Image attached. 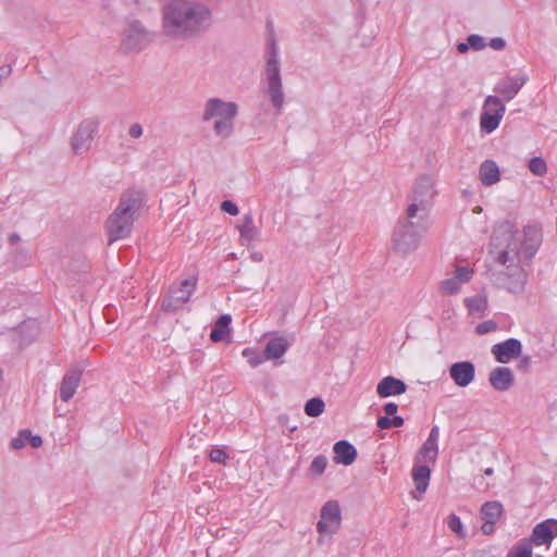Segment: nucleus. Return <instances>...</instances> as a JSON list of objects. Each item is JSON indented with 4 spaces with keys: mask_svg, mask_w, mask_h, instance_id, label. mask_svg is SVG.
<instances>
[{
    "mask_svg": "<svg viewBox=\"0 0 557 557\" xmlns=\"http://www.w3.org/2000/svg\"><path fill=\"white\" fill-rule=\"evenodd\" d=\"M467 40L469 42L470 49H473L474 51L483 50L487 46L484 37L478 34L469 35Z\"/></svg>",
    "mask_w": 557,
    "mask_h": 557,
    "instance_id": "35",
    "label": "nucleus"
},
{
    "mask_svg": "<svg viewBox=\"0 0 557 557\" xmlns=\"http://www.w3.org/2000/svg\"><path fill=\"white\" fill-rule=\"evenodd\" d=\"M438 455V444L426 438L417 453L416 462L430 461L435 462Z\"/></svg>",
    "mask_w": 557,
    "mask_h": 557,
    "instance_id": "27",
    "label": "nucleus"
},
{
    "mask_svg": "<svg viewBox=\"0 0 557 557\" xmlns=\"http://www.w3.org/2000/svg\"><path fill=\"white\" fill-rule=\"evenodd\" d=\"M184 287H189L186 290V296H174L172 293L163 298L161 308L168 313L176 312L182 306L187 302L196 288V281L186 278L182 282Z\"/></svg>",
    "mask_w": 557,
    "mask_h": 557,
    "instance_id": "18",
    "label": "nucleus"
},
{
    "mask_svg": "<svg viewBox=\"0 0 557 557\" xmlns=\"http://www.w3.org/2000/svg\"><path fill=\"white\" fill-rule=\"evenodd\" d=\"M376 425L381 430H387L392 428L389 416H381L376 421Z\"/></svg>",
    "mask_w": 557,
    "mask_h": 557,
    "instance_id": "44",
    "label": "nucleus"
},
{
    "mask_svg": "<svg viewBox=\"0 0 557 557\" xmlns=\"http://www.w3.org/2000/svg\"><path fill=\"white\" fill-rule=\"evenodd\" d=\"M143 205L144 193L141 190L131 188L122 193L117 207L106 222L110 245L131 234L134 221Z\"/></svg>",
    "mask_w": 557,
    "mask_h": 557,
    "instance_id": "2",
    "label": "nucleus"
},
{
    "mask_svg": "<svg viewBox=\"0 0 557 557\" xmlns=\"http://www.w3.org/2000/svg\"><path fill=\"white\" fill-rule=\"evenodd\" d=\"M487 45L492 49L500 51V50L505 49L506 41L502 37H495V38H492Z\"/></svg>",
    "mask_w": 557,
    "mask_h": 557,
    "instance_id": "43",
    "label": "nucleus"
},
{
    "mask_svg": "<svg viewBox=\"0 0 557 557\" xmlns=\"http://www.w3.org/2000/svg\"><path fill=\"white\" fill-rule=\"evenodd\" d=\"M342 522V511L337 500L326 502L320 511L317 530L320 534L332 535L337 532Z\"/></svg>",
    "mask_w": 557,
    "mask_h": 557,
    "instance_id": "12",
    "label": "nucleus"
},
{
    "mask_svg": "<svg viewBox=\"0 0 557 557\" xmlns=\"http://www.w3.org/2000/svg\"><path fill=\"white\" fill-rule=\"evenodd\" d=\"M479 175L484 186L494 185L500 180L499 168L493 160H485L480 165Z\"/></svg>",
    "mask_w": 557,
    "mask_h": 557,
    "instance_id": "23",
    "label": "nucleus"
},
{
    "mask_svg": "<svg viewBox=\"0 0 557 557\" xmlns=\"http://www.w3.org/2000/svg\"><path fill=\"white\" fill-rule=\"evenodd\" d=\"M484 473H485L486 475H492V474H493V469H492V468H486V469L484 470Z\"/></svg>",
    "mask_w": 557,
    "mask_h": 557,
    "instance_id": "56",
    "label": "nucleus"
},
{
    "mask_svg": "<svg viewBox=\"0 0 557 557\" xmlns=\"http://www.w3.org/2000/svg\"><path fill=\"white\" fill-rule=\"evenodd\" d=\"M412 480L416 486V491L419 494L425 493L431 478V469L426 465H420L416 462L411 471Z\"/></svg>",
    "mask_w": 557,
    "mask_h": 557,
    "instance_id": "22",
    "label": "nucleus"
},
{
    "mask_svg": "<svg viewBox=\"0 0 557 557\" xmlns=\"http://www.w3.org/2000/svg\"><path fill=\"white\" fill-rule=\"evenodd\" d=\"M29 327V324L28 323H22L20 326H18V332H24L26 329Z\"/></svg>",
    "mask_w": 557,
    "mask_h": 557,
    "instance_id": "55",
    "label": "nucleus"
},
{
    "mask_svg": "<svg viewBox=\"0 0 557 557\" xmlns=\"http://www.w3.org/2000/svg\"><path fill=\"white\" fill-rule=\"evenodd\" d=\"M21 435L25 436L26 441L29 442L30 446L34 448H38L42 445V438L39 435H32L29 430H22Z\"/></svg>",
    "mask_w": 557,
    "mask_h": 557,
    "instance_id": "40",
    "label": "nucleus"
},
{
    "mask_svg": "<svg viewBox=\"0 0 557 557\" xmlns=\"http://www.w3.org/2000/svg\"><path fill=\"white\" fill-rule=\"evenodd\" d=\"M391 417H392L391 418L392 428H400L404 425L405 420L403 417L396 416V414L391 416Z\"/></svg>",
    "mask_w": 557,
    "mask_h": 557,
    "instance_id": "50",
    "label": "nucleus"
},
{
    "mask_svg": "<svg viewBox=\"0 0 557 557\" xmlns=\"http://www.w3.org/2000/svg\"><path fill=\"white\" fill-rule=\"evenodd\" d=\"M232 317L230 314H222L215 321L214 327L211 330L210 339L213 343H219L224 339L226 334L230 333V324Z\"/></svg>",
    "mask_w": 557,
    "mask_h": 557,
    "instance_id": "26",
    "label": "nucleus"
},
{
    "mask_svg": "<svg viewBox=\"0 0 557 557\" xmlns=\"http://www.w3.org/2000/svg\"><path fill=\"white\" fill-rule=\"evenodd\" d=\"M334 461L339 465L350 466L357 458L356 447L346 440L336 442L333 446Z\"/></svg>",
    "mask_w": 557,
    "mask_h": 557,
    "instance_id": "21",
    "label": "nucleus"
},
{
    "mask_svg": "<svg viewBox=\"0 0 557 557\" xmlns=\"http://www.w3.org/2000/svg\"><path fill=\"white\" fill-rule=\"evenodd\" d=\"M513 226L510 222H503L493 233L491 237V245L495 249H504L502 243H499L500 237L507 243L506 245H510L511 248L516 245V251L519 253L520 260L525 262H530L532 258L535 256L541 243H542V232L541 228L536 225H528L524 227V239L521 244V249H518V244L513 240Z\"/></svg>",
    "mask_w": 557,
    "mask_h": 557,
    "instance_id": "3",
    "label": "nucleus"
},
{
    "mask_svg": "<svg viewBox=\"0 0 557 557\" xmlns=\"http://www.w3.org/2000/svg\"><path fill=\"white\" fill-rule=\"evenodd\" d=\"M507 557H532V543L530 541L519 543L509 550Z\"/></svg>",
    "mask_w": 557,
    "mask_h": 557,
    "instance_id": "32",
    "label": "nucleus"
},
{
    "mask_svg": "<svg viewBox=\"0 0 557 557\" xmlns=\"http://www.w3.org/2000/svg\"><path fill=\"white\" fill-rule=\"evenodd\" d=\"M449 376L459 387H467L475 377V366L472 361H457L449 367Z\"/></svg>",
    "mask_w": 557,
    "mask_h": 557,
    "instance_id": "15",
    "label": "nucleus"
},
{
    "mask_svg": "<svg viewBox=\"0 0 557 557\" xmlns=\"http://www.w3.org/2000/svg\"><path fill=\"white\" fill-rule=\"evenodd\" d=\"M288 342L283 336L271 338L263 350V356L268 360L281 358L288 348Z\"/></svg>",
    "mask_w": 557,
    "mask_h": 557,
    "instance_id": "24",
    "label": "nucleus"
},
{
    "mask_svg": "<svg viewBox=\"0 0 557 557\" xmlns=\"http://www.w3.org/2000/svg\"><path fill=\"white\" fill-rule=\"evenodd\" d=\"M325 404L322 398L320 397H313L307 400L305 404V413L308 417L317 418L321 416L324 411Z\"/></svg>",
    "mask_w": 557,
    "mask_h": 557,
    "instance_id": "29",
    "label": "nucleus"
},
{
    "mask_svg": "<svg viewBox=\"0 0 557 557\" xmlns=\"http://www.w3.org/2000/svg\"><path fill=\"white\" fill-rule=\"evenodd\" d=\"M428 230V219L420 215L409 218L408 212L399 218L393 232V249L401 256L414 251L420 243L421 237Z\"/></svg>",
    "mask_w": 557,
    "mask_h": 557,
    "instance_id": "4",
    "label": "nucleus"
},
{
    "mask_svg": "<svg viewBox=\"0 0 557 557\" xmlns=\"http://www.w3.org/2000/svg\"><path fill=\"white\" fill-rule=\"evenodd\" d=\"M211 24V12L195 0H171L163 9V33L172 39H187Z\"/></svg>",
    "mask_w": 557,
    "mask_h": 557,
    "instance_id": "1",
    "label": "nucleus"
},
{
    "mask_svg": "<svg viewBox=\"0 0 557 557\" xmlns=\"http://www.w3.org/2000/svg\"><path fill=\"white\" fill-rule=\"evenodd\" d=\"M383 410L385 412V416H394L396 414L397 410H398V405L395 404V403H386L384 406H383Z\"/></svg>",
    "mask_w": 557,
    "mask_h": 557,
    "instance_id": "48",
    "label": "nucleus"
},
{
    "mask_svg": "<svg viewBox=\"0 0 557 557\" xmlns=\"http://www.w3.org/2000/svg\"><path fill=\"white\" fill-rule=\"evenodd\" d=\"M243 355L248 358V362L253 368L258 367L260 363L263 362V359H265L264 356L262 357L255 354L250 348L244 349Z\"/></svg>",
    "mask_w": 557,
    "mask_h": 557,
    "instance_id": "39",
    "label": "nucleus"
},
{
    "mask_svg": "<svg viewBox=\"0 0 557 557\" xmlns=\"http://www.w3.org/2000/svg\"><path fill=\"white\" fill-rule=\"evenodd\" d=\"M497 261L507 268L498 277L502 282V286L509 293H521L527 282V274L521 268L516 267V263L521 261L519 253L516 251V246L511 248L510 245H506L505 248L499 251Z\"/></svg>",
    "mask_w": 557,
    "mask_h": 557,
    "instance_id": "7",
    "label": "nucleus"
},
{
    "mask_svg": "<svg viewBox=\"0 0 557 557\" xmlns=\"http://www.w3.org/2000/svg\"><path fill=\"white\" fill-rule=\"evenodd\" d=\"M505 112L506 107L499 97L487 96L484 100L480 117L481 131L487 134L494 132L498 127Z\"/></svg>",
    "mask_w": 557,
    "mask_h": 557,
    "instance_id": "11",
    "label": "nucleus"
},
{
    "mask_svg": "<svg viewBox=\"0 0 557 557\" xmlns=\"http://www.w3.org/2000/svg\"><path fill=\"white\" fill-rule=\"evenodd\" d=\"M460 284L461 283L457 280V277H449L442 282L441 289L446 295H454L459 292Z\"/></svg>",
    "mask_w": 557,
    "mask_h": 557,
    "instance_id": "33",
    "label": "nucleus"
},
{
    "mask_svg": "<svg viewBox=\"0 0 557 557\" xmlns=\"http://www.w3.org/2000/svg\"><path fill=\"white\" fill-rule=\"evenodd\" d=\"M407 384L393 375L383 377L376 385V394L381 398L397 396L406 393Z\"/></svg>",
    "mask_w": 557,
    "mask_h": 557,
    "instance_id": "20",
    "label": "nucleus"
},
{
    "mask_svg": "<svg viewBox=\"0 0 557 557\" xmlns=\"http://www.w3.org/2000/svg\"><path fill=\"white\" fill-rule=\"evenodd\" d=\"M25 442H26L25 436L21 435V432H20L18 436L12 438L11 447L13 449H22L25 446Z\"/></svg>",
    "mask_w": 557,
    "mask_h": 557,
    "instance_id": "46",
    "label": "nucleus"
},
{
    "mask_svg": "<svg viewBox=\"0 0 557 557\" xmlns=\"http://www.w3.org/2000/svg\"><path fill=\"white\" fill-rule=\"evenodd\" d=\"M128 134L133 138H139L143 135V126L139 123L132 124Z\"/></svg>",
    "mask_w": 557,
    "mask_h": 557,
    "instance_id": "45",
    "label": "nucleus"
},
{
    "mask_svg": "<svg viewBox=\"0 0 557 557\" xmlns=\"http://www.w3.org/2000/svg\"><path fill=\"white\" fill-rule=\"evenodd\" d=\"M472 274H473V271L471 269H469L468 267H458L455 270V277H457V280L460 283L469 282L472 277Z\"/></svg>",
    "mask_w": 557,
    "mask_h": 557,
    "instance_id": "37",
    "label": "nucleus"
},
{
    "mask_svg": "<svg viewBox=\"0 0 557 557\" xmlns=\"http://www.w3.org/2000/svg\"><path fill=\"white\" fill-rule=\"evenodd\" d=\"M448 527L449 529L456 533L458 536H463V528L462 522L458 516L451 513L448 518Z\"/></svg>",
    "mask_w": 557,
    "mask_h": 557,
    "instance_id": "36",
    "label": "nucleus"
},
{
    "mask_svg": "<svg viewBox=\"0 0 557 557\" xmlns=\"http://www.w3.org/2000/svg\"><path fill=\"white\" fill-rule=\"evenodd\" d=\"M503 513V505L499 502H486L481 507V517L483 521L495 522Z\"/></svg>",
    "mask_w": 557,
    "mask_h": 557,
    "instance_id": "28",
    "label": "nucleus"
},
{
    "mask_svg": "<svg viewBox=\"0 0 557 557\" xmlns=\"http://www.w3.org/2000/svg\"><path fill=\"white\" fill-rule=\"evenodd\" d=\"M8 240H9V244H10L11 246H14V245H16L17 243H20V242H21V237H20V235H18V234H16V233H12V234L9 236Z\"/></svg>",
    "mask_w": 557,
    "mask_h": 557,
    "instance_id": "54",
    "label": "nucleus"
},
{
    "mask_svg": "<svg viewBox=\"0 0 557 557\" xmlns=\"http://www.w3.org/2000/svg\"><path fill=\"white\" fill-rule=\"evenodd\" d=\"M221 210L231 215H237L239 212L237 205L231 200L222 201Z\"/></svg>",
    "mask_w": 557,
    "mask_h": 557,
    "instance_id": "41",
    "label": "nucleus"
},
{
    "mask_svg": "<svg viewBox=\"0 0 557 557\" xmlns=\"http://www.w3.org/2000/svg\"><path fill=\"white\" fill-rule=\"evenodd\" d=\"M494 330H496V324L493 321H485V322L480 323L476 326V333L478 334H486V333H488L491 331H494Z\"/></svg>",
    "mask_w": 557,
    "mask_h": 557,
    "instance_id": "42",
    "label": "nucleus"
},
{
    "mask_svg": "<svg viewBox=\"0 0 557 557\" xmlns=\"http://www.w3.org/2000/svg\"><path fill=\"white\" fill-rule=\"evenodd\" d=\"M189 287H184L182 284L178 288L176 289H171L172 290V294L174 296H186V290L188 289Z\"/></svg>",
    "mask_w": 557,
    "mask_h": 557,
    "instance_id": "53",
    "label": "nucleus"
},
{
    "mask_svg": "<svg viewBox=\"0 0 557 557\" xmlns=\"http://www.w3.org/2000/svg\"><path fill=\"white\" fill-rule=\"evenodd\" d=\"M491 386L498 392L508 391L515 383V375L510 368L496 367L488 374Z\"/></svg>",
    "mask_w": 557,
    "mask_h": 557,
    "instance_id": "19",
    "label": "nucleus"
},
{
    "mask_svg": "<svg viewBox=\"0 0 557 557\" xmlns=\"http://www.w3.org/2000/svg\"><path fill=\"white\" fill-rule=\"evenodd\" d=\"M438 437H440V428L437 425H434L430 431L428 440H430L434 443H438Z\"/></svg>",
    "mask_w": 557,
    "mask_h": 557,
    "instance_id": "49",
    "label": "nucleus"
},
{
    "mask_svg": "<svg viewBox=\"0 0 557 557\" xmlns=\"http://www.w3.org/2000/svg\"><path fill=\"white\" fill-rule=\"evenodd\" d=\"M238 104L221 98H209L203 108L202 121L215 120L213 131L221 138H228L234 133Z\"/></svg>",
    "mask_w": 557,
    "mask_h": 557,
    "instance_id": "5",
    "label": "nucleus"
},
{
    "mask_svg": "<svg viewBox=\"0 0 557 557\" xmlns=\"http://www.w3.org/2000/svg\"><path fill=\"white\" fill-rule=\"evenodd\" d=\"M209 458L212 462L225 463L228 458L227 454L221 448H212L209 454Z\"/></svg>",
    "mask_w": 557,
    "mask_h": 557,
    "instance_id": "38",
    "label": "nucleus"
},
{
    "mask_svg": "<svg viewBox=\"0 0 557 557\" xmlns=\"http://www.w3.org/2000/svg\"><path fill=\"white\" fill-rule=\"evenodd\" d=\"M528 169L535 176H544L547 172V164L541 157H533L528 162Z\"/></svg>",
    "mask_w": 557,
    "mask_h": 557,
    "instance_id": "31",
    "label": "nucleus"
},
{
    "mask_svg": "<svg viewBox=\"0 0 557 557\" xmlns=\"http://www.w3.org/2000/svg\"><path fill=\"white\" fill-rule=\"evenodd\" d=\"M436 191L434 189V183L431 176H420L412 188V193L409 196V206L406 209L409 218L422 216L428 219L430 209L433 205V198Z\"/></svg>",
    "mask_w": 557,
    "mask_h": 557,
    "instance_id": "8",
    "label": "nucleus"
},
{
    "mask_svg": "<svg viewBox=\"0 0 557 557\" xmlns=\"http://www.w3.org/2000/svg\"><path fill=\"white\" fill-rule=\"evenodd\" d=\"M527 81L528 76L524 74L506 76L495 85L494 91L500 95L505 101H510L518 95Z\"/></svg>",
    "mask_w": 557,
    "mask_h": 557,
    "instance_id": "14",
    "label": "nucleus"
},
{
    "mask_svg": "<svg viewBox=\"0 0 557 557\" xmlns=\"http://www.w3.org/2000/svg\"><path fill=\"white\" fill-rule=\"evenodd\" d=\"M83 370L79 367H73L64 374L60 386V398L69 401L79 386Z\"/></svg>",
    "mask_w": 557,
    "mask_h": 557,
    "instance_id": "17",
    "label": "nucleus"
},
{
    "mask_svg": "<svg viewBox=\"0 0 557 557\" xmlns=\"http://www.w3.org/2000/svg\"><path fill=\"white\" fill-rule=\"evenodd\" d=\"M530 366H531V357L524 356L519 360L517 367L520 371L527 372L529 370Z\"/></svg>",
    "mask_w": 557,
    "mask_h": 557,
    "instance_id": "47",
    "label": "nucleus"
},
{
    "mask_svg": "<svg viewBox=\"0 0 557 557\" xmlns=\"http://www.w3.org/2000/svg\"><path fill=\"white\" fill-rule=\"evenodd\" d=\"M264 77L267 83L265 92L277 113H281L284 106V89L281 76L278 49L274 39H271L267 50Z\"/></svg>",
    "mask_w": 557,
    "mask_h": 557,
    "instance_id": "6",
    "label": "nucleus"
},
{
    "mask_svg": "<svg viewBox=\"0 0 557 557\" xmlns=\"http://www.w3.org/2000/svg\"><path fill=\"white\" fill-rule=\"evenodd\" d=\"M99 120L95 117L85 119L78 124L77 129L71 137V147L75 154H83L90 149L94 137L99 131Z\"/></svg>",
    "mask_w": 557,
    "mask_h": 557,
    "instance_id": "10",
    "label": "nucleus"
},
{
    "mask_svg": "<svg viewBox=\"0 0 557 557\" xmlns=\"http://www.w3.org/2000/svg\"><path fill=\"white\" fill-rule=\"evenodd\" d=\"M152 40V34L139 21L132 20L122 33L121 49L125 53L139 52Z\"/></svg>",
    "mask_w": 557,
    "mask_h": 557,
    "instance_id": "9",
    "label": "nucleus"
},
{
    "mask_svg": "<svg viewBox=\"0 0 557 557\" xmlns=\"http://www.w3.org/2000/svg\"><path fill=\"white\" fill-rule=\"evenodd\" d=\"M470 49L468 40L466 42H459L457 44V51L459 53H466Z\"/></svg>",
    "mask_w": 557,
    "mask_h": 557,
    "instance_id": "52",
    "label": "nucleus"
},
{
    "mask_svg": "<svg viewBox=\"0 0 557 557\" xmlns=\"http://www.w3.org/2000/svg\"><path fill=\"white\" fill-rule=\"evenodd\" d=\"M326 466L327 458L324 455H319L312 460L309 470L315 475H322L326 469Z\"/></svg>",
    "mask_w": 557,
    "mask_h": 557,
    "instance_id": "34",
    "label": "nucleus"
},
{
    "mask_svg": "<svg viewBox=\"0 0 557 557\" xmlns=\"http://www.w3.org/2000/svg\"><path fill=\"white\" fill-rule=\"evenodd\" d=\"M465 305L470 313H482L487 307V300L483 296H473L466 298Z\"/></svg>",
    "mask_w": 557,
    "mask_h": 557,
    "instance_id": "30",
    "label": "nucleus"
},
{
    "mask_svg": "<svg viewBox=\"0 0 557 557\" xmlns=\"http://www.w3.org/2000/svg\"><path fill=\"white\" fill-rule=\"evenodd\" d=\"M557 536V519H546L537 523L530 536V542L535 545L549 546Z\"/></svg>",
    "mask_w": 557,
    "mask_h": 557,
    "instance_id": "16",
    "label": "nucleus"
},
{
    "mask_svg": "<svg viewBox=\"0 0 557 557\" xmlns=\"http://www.w3.org/2000/svg\"><path fill=\"white\" fill-rule=\"evenodd\" d=\"M240 239L245 242H252L259 237V230L255 226L253 216L251 213H246L243 222L238 225Z\"/></svg>",
    "mask_w": 557,
    "mask_h": 557,
    "instance_id": "25",
    "label": "nucleus"
},
{
    "mask_svg": "<svg viewBox=\"0 0 557 557\" xmlns=\"http://www.w3.org/2000/svg\"><path fill=\"white\" fill-rule=\"evenodd\" d=\"M492 355L499 363H508L521 356L522 344L518 338H508L492 346Z\"/></svg>",
    "mask_w": 557,
    "mask_h": 557,
    "instance_id": "13",
    "label": "nucleus"
},
{
    "mask_svg": "<svg viewBox=\"0 0 557 557\" xmlns=\"http://www.w3.org/2000/svg\"><path fill=\"white\" fill-rule=\"evenodd\" d=\"M494 524L495 522H492V521H484V523L482 524L481 527V530L484 534L488 535L491 533H493L494 531Z\"/></svg>",
    "mask_w": 557,
    "mask_h": 557,
    "instance_id": "51",
    "label": "nucleus"
}]
</instances>
